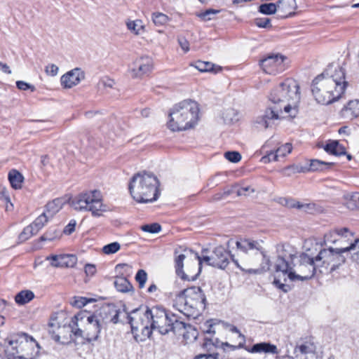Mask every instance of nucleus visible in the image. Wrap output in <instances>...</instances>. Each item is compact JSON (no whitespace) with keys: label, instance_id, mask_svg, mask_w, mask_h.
<instances>
[{"label":"nucleus","instance_id":"obj_36","mask_svg":"<svg viewBox=\"0 0 359 359\" xmlns=\"http://www.w3.org/2000/svg\"><path fill=\"white\" fill-rule=\"evenodd\" d=\"M239 113L233 108H228L222 113V118L226 123L236 122L239 120Z\"/></svg>","mask_w":359,"mask_h":359},{"label":"nucleus","instance_id":"obj_39","mask_svg":"<svg viewBox=\"0 0 359 359\" xmlns=\"http://www.w3.org/2000/svg\"><path fill=\"white\" fill-rule=\"evenodd\" d=\"M0 201L6 204V210H10L13 207L8 190L6 187L1 186L0 187Z\"/></svg>","mask_w":359,"mask_h":359},{"label":"nucleus","instance_id":"obj_54","mask_svg":"<svg viewBox=\"0 0 359 359\" xmlns=\"http://www.w3.org/2000/svg\"><path fill=\"white\" fill-rule=\"evenodd\" d=\"M213 344H214V348L221 347L224 350H225V347H231V348H233V349L236 348V346H231V345L229 344L228 343H224V342L220 341L217 338H215L214 337H213Z\"/></svg>","mask_w":359,"mask_h":359},{"label":"nucleus","instance_id":"obj_47","mask_svg":"<svg viewBox=\"0 0 359 359\" xmlns=\"http://www.w3.org/2000/svg\"><path fill=\"white\" fill-rule=\"evenodd\" d=\"M219 13L218 10L215 9H208L205 11L200 13L198 16L203 20H210L212 19V16Z\"/></svg>","mask_w":359,"mask_h":359},{"label":"nucleus","instance_id":"obj_8","mask_svg":"<svg viewBox=\"0 0 359 359\" xmlns=\"http://www.w3.org/2000/svg\"><path fill=\"white\" fill-rule=\"evenodd\" d=\"M176 306L181 313L195 318L205 310L206 298L201 287H189L177 296Z\"/></svg>","mask_w":359,"mask_h":359},{"label":"nucleus","instance_id":"obj_5","mask_svg":"<svg viewBox=\"0 0 359 359\" xmlns=\"http://www.w3.org/2000/svg\"><path fill=\"white\" fill-rule=\"evenodd\" d=\"M159 181L151 172H140L131 178L128 189L133 198L137 203H151L158 198Z\"/></svg>","mask_w":359,"mask_h":359},{"label":"nucleus","instance_id":"obj_48","mask_svg":"<svg viewBox=\"0 0 359 359\" xmlns=\"http://www.w3.org/2000/svg\"><path fill=\"white\" fill-rule=\"evenodd\" d=\"M337 236L344 238L353 237V233L347 227L336 228Z\"/></svg>","mask_w":359,"mask_h":359},{"label":"nucleus","instance_id":"obj_60","mask_svg":"<svg viewBox=\"0 0 359 359\" xmlns=\"http://www.w3.org/2000/svg\"><path fill=\"white\" fill-rule=\"evenodd\" d=\"M101 83L103 85V86L107 88H113L114 85L115 84V82L113 79H111L108 77H105L101 81Z\"/></svg>","mask_w":359,"mask_h":359},{"label":"nucleus","instance_id":"obj_56","mask_svg":"<svg viewBox=\"0 0 359 359\" xmlns=\"http://www.w3.org/2000/svg\"><path fill=\"white\" fill-rule=\"evenodd\" d=\"M46 72L48 75L54 76L58 72V67L53 64L49 65L46 67Z\"/></svg>","mask_w":359,"mask_h":359},{"label":"nucleus","instance_id":"obj_10","mask_svg":"<svg viewBox=\"0 0 359 359\" xmlns=\"http://www.w3.org/2000/svg\"><path fill=\"white\" fill-rule=\"evenodd\" d=\"M71 205L77 211H90L95 217L102 215L107 210L102 202L100 191L93 190L79 194L71 201Z\"/></svg>","mask_w":359,"mask_h":359},{"label":"nucleus","instance_id":"obj_9","mask_svg":"<svg viewBox=\"0 0 359 359\" xmlns=\"http://www.w3.org/2000/svg\"><path fill=\"white\" fill-rule=\"evenodd\" d=\"M313 250L320 273H329L338 269L346 262L343 253L348 252L346 248H323L319 247L317 243Z\"/></svg>","mask_w":359,"mask_h":359},{"label":"nucleus","instance_id":"obj_24","mask_svg":"<svg viewBox=\"0 0 359 359\" xmlns=\"http://www.w3.org/2000/svg\"><path fill=\"white\" fill-rule=\"evenodd\" d=\"M341 115L348 119L359 116V100H351L341 109Z\"/></svg>","mask_w":359,"mask_h":359},{"label":"nucleus","instance_id":"obj_34","mask_svg":"<svg viewBox=\"0 0 359 359\" xmlns=\"http://www.w3.org/2000/svg\"><path fill=\"white\" fill-rule=\"evenodd\" d=\"M18 341H9V346L6 350L8 359H22V355L20 354L21 351L18 349Z\"/></svg>","mask_w":359,"mask_h":359},{"label":"nucleus","instance_id":"obj_29","mask_svg":"<svg viewBox=\"0 0 359 359\" xmlns=\"http://www.w3.org/2000/svg\"><path fill=\"white\" fill-rule=\"evenodd\" d=\"M325 151L335 156L346 154L345 147L340 144L338 141L332 140L326 144L324 147Z\"/></svg>","mask_w":359,"mask_h":359},{"label":"nucleus","instance_id":"obj_21","mask_svg":"<svg viewBox=\"0 0 359 359\" xmlns=\"http://www.w3.org/2000/svg\"><path fill=\"white\" fill-rule=\"evenodd\" d=\"M24 349L27 351V355L29 358L24 359H36L39 355L41 347L39 343L32 336L24 332Z\"/></svg>","mask_w":359,"mask_h":359},{"label":"nucleus","instance_id":"obj_55","mask_svg":"<svg viewBox=\"0 0 359 359\" xmlns=\"http://www.w3.org/2000/svg\"><path fill=\"white\" fill-rule=\"evenodd\" d=\"M273 284L285 292H287L290 290V287L289 285L282 283L280 280L276 278L273 280Z\"/></svg>","mask_w":359,"mask_h":359},{"label":"nucleus","instance_id":"obj_52","mask_svg":"<svg viewBox=\"0 0 359 359\" xmlns=\"http://www.w3.org/2000/svg\"><path fill=\"white\" fill-rule=\"evenodd\" d=\"M337 233L335 232V229L330 231L328 233L325 234V240L327 242L334 243L337 241Z\"/></svg>","mask_w":359,"mask_h":359},{"label":"nucleus","instance_id":"obj_35","mask_svg":"<svg viewBox=\"0 0 359 359\" xmlns=\"http://www.w3.org/2000/svg\"><path fill=\"white\" fill-rule=\"evenodd\" d=\"M61 236L60 231L55 227H50L41 237V241H53Z\"/></svg>","mask_w":359,"mask_h":359},{"label":"nucleus","instance_id":"obj_50","mask_svg":"<svg viewBox=\"0 0 359 359\" xmlns=\"http://www.w3.org/2000/svg\"><path fill=\"white\" fill-rule=\"evenodd\" d=\"M202 347L203 349L207 351H211L213 350L214 344H213V336L212 337H205L203 339V342L202 344Z\"/></svg>","mask_w":359,"mask_h":359},{"label":"nucleus","instance_id":"obj_44","mask_svg":"<svg viewBox=\"0 0 359 359\" xmlns=\"http://www.w3.org/2000/svg\"><path fill=\"white\" fill-rule=\"evenodd\" d=\"M135 280L139 283L140 288L144 287L147 280V273L144 270L140 269L136 273Z\"/></svg>","mask_w":359,"mask_h":359},{"label":"nucleus","instance_id":"obj_58","mask_svg":"<svg viewBox=\"0 0 359 359\" xmlns=\"http://www.w3.org/2000/svg\"><path fill=\"white\" fill-rule=\"evenodd\" d=\"M303 207L301 208L300 210H304L306 212L313 213L316 210V204L315 203H302Z\"/></svg>","mask_w":359,"mask_h":359},{"label":"nucleus","instance_id":"obj_51","mask_svg":"<svg viewBox=\"0 0 359 359\" xmlns=\"http://www.w3.org/2000/svg\"><path fill=\"white\" fill-rule=\"evenodd\" d=\"M255 24L259 27L266 28L271 27V20L269 18H257Z\"/></svg>","mask_w":359,"mask_h":359},{"label":"nucleus","instance_id":"obj_42","mask_svg":"<svg viewBox=\"0 0 359 359\" xmlns=\"http://www.w3.org/2000/svg\"><path fill=\"white\" fill-rule=\"evenodd\" d=\"M152 20L156 25L160 26L165 25L168 22V18L163 13H156L153 14Z\"/></svg>","mask_w":359,"mask_h":359},{"label":"nucleus","instance_id":"obj_64","mask_svg":"<svg viewBox=\"0 0 359 359\" xmlns=\"http://www.w3.org/2000/svg\"><path fill=\"white\" fill-rule=\"evenodd\" d=\"M297 172H309L307 163H306L305 165H301V164H297Z\"/></svg>","mask_w":359,"mask_h":359},{"label":"nucleus","instance_id":"obj_2","mask_svg":"<svg viewBox=\"0 0 359 359\" xmlns=\"http://www.w3.org/2000/svg\"><path fill=\"white\" fill-rule=\"evenodd\" d=\"M269 100L278 106L268 107L264 113L257 117L255 124L259 128L271 127L274 121L280 118L283 109L294 117L300 101L299 86L297 81L287 79L276 86L269 95Z\"/></svg>","mask_w":359,"mask_h":359},{"label":"nucleus","instance_id":"obj_19","mask_svg":"<svg viewBox=\"0 0 359 359\" xmlns=\"http://www.w3.org/2000/svg\"><path fill=\"white\" fill-rule=\"evenodd\" d=\"M49 219L46 212H42L32 224L24 228V240L36 235L48 223Z\"/></svg>","mask_w":359,"mask_h":359},{"label":"nucleus","instance_id":"obj_23","mask_svg":"<svg viewBox=\"0 0 359 359\" xmlns=\"http://www.w3.org/2000/svg\"><path fill=\"white\" fill-rule=\"evenodd\" d=\"M278 16L287 18L294 13L297 8L296 0H280L277 2Z\"/></svg>","mask_w":359,"mask_h":359},{"label":"nucleus","instance_id":"obj_12","mask_svg":"<svg viewBox=\"0 0 359 359\" xmlns=\"http://www.w3.org/2000/svg\"><path fill=\"white\" fill-rule=\"evenodd\" d=\"M207 252V249H203L202 257L195 253V259L199 265H201L202 262H205L209 266L221 269H224L229 265L230 253L224 247L219 245L215 248L210 255H204Z\"/></svg>","mask_w":359,"mask_h":359},{"label":"nucleus","instance_id":"obj_32","mask_svg":"<svg viewBox=\"0 0 359 359\" xmlns=\"http://www.w3.org/2000/svg\"><path fill=\"white\" fill-rule=\"evenodd\" d=\"M309 170L310 171H322L330 168L333 163L320 161L318 159H312L306 161Z\"/></svg>","mask_w":359,"mask_h":359},{"label":"nucleus","instance_id":"obj_1","mask_svg":"<svg viewBox=\"0 0 359 359\" xmlns=\"http://www.w3.org/2000/svg\"><path fill=\"white\" fill-rule=\"evenodd\" d=\"M130 325L133 334L135 336L141 334L144 338H150L153 331H157L162 335L172 332L175 334L182 335L186 329L191 333L194 340L197 332L191 325L180 320L175 314H169L161 306L148 307L141 306L132 311L130 316Z\"/></svg>","mask_w":359,"mask_h":359},{"label":"nucleus","instance_id":"obj_31","mask_svg":"<svg viewBox=\"0 0 359 359\" xmlns=\"http://www.w3.org/2000/svg\"><path fill=\"white\" fill-rule=\"evenodd\" d=\"M114 286L121 292H128L133 290L132 284L123 276H117L114 280Z\"/></svg>","mask_w":359,"mask_h":359},{"label":"nucleus","instance_id":"obj_16","mask_svg":"<svg viewBox=\"0 0 359 359\" xmlns=\"http://www.w3.org/2000/svg\"><path fill=\"white\" fill-rule=\"evenodd\" d=\"M103 328L100 322L92 314L87 318V323L84 330L80 329L79 326L76 328L75 337H82L88 342L96 341L98 339L100 333Z\"/></svg>","mask_w":359,"mask_h":359},{"label":"nucleus","instance_id":"obj_17","mask_svg":"<svg viewBox=\"0 0 359 359\" xmlns=\"http://www.w3.org/2000/svg\"><path fill=\"white\" fill-rule=\"evenodd\" d=\"M153 68V60L148 56L135 59L128 68V74L133 79H142L149 75Z\"/></svg>","mask_w":359,"mask_h":359},{"label":"nucleus","instance_id":"obj_11","mask_svg":"<svg viewBox=\"0 0 359 359\" xmlns=\"http://www.w3.org/2000/svg\"><path fill=\"white\" fill-rule=\"evenodd\" d=\"M78 320L79 316H74L70 324L61 326L55 320H53L48 324V332L55 341L68 344L72 339V334L75 336V331L79 327Z\"/></svg>","mask_w":359,"mask_h":359},{"label":"nucleus","instance_id":"obj_28","mask_svg":"<svg viewBox=\"0 0 359 359\" xmlns=\"http://www.w3.org/2000/svg\"><path fill=\"white\" fill-rule=\"evenodd\" d=\"M191 66L194 67L201 72H213L216 74L222 70V67L219 66H216L210 62L201 60H198L194 64H191Z\"/></svg>","mask_w":359,"mask_h":359},{"label":"nucleus","instance_id":"obj_18","mask_svg":"<svg viewBox=\"0 0 359 359\" xmlns=\"http://www.w3.org/2000/svg\"><path fill=\"white\" fill-rule=\"evenodd\" d=\"M50 260V265L53 267L72 268L77 262V257L74 255H53L46 258Z\"/></svg>","mask_w":359,"mask_h":359},{"label":"nucleus","instance_id":"obj_13","mask_svg":"<svg viewBox=\"0 0 359 359\" xmlns=\"http://www.w3.org/2000/svg\"><path fill=\"white\" fill-rule=\"evenodd\" d=\"M130 314H128L124 311L116 309L113 304L104 305L100 307L98 310L94 312V318H97L98 322L104 328L106 325L109 323L117 324L121 322V317L126 318L130 323Z\"/></svg>","mask_w":359,"mask_h":359},{"label":"nucleus","instance_id":"obj_4","mask_svg":"<svg viewBox=\"0 0 359 359\" xmlns=\"http://www.w3.org/2000/svg\"><path fill=\"white\" fill-rule=\"evenodd\" d=\"M347 81L345 80V70L341 67L327 69L318 75L312 82L311 91L316 100L321 104H329L339 99L344 93Z\"/></svg>","mask_w":359,"mask_h":359},{"label":"nucleus","instance_id":"obj_6","mask_svg":"<svg viewBox=\"0 0 359 359\" xmlns=\"http://www.w3.org/2000/svg\"><path fill=\"white\" fill-rule=\"evenodd\" d=\"M198 114V103L191 100H184L170 110L168 126L172 131L189 129L197 123Z\"/></svg>","mask_w":359,"mask_h":359},{"label":"nucleus","instance_id":"obj_15","mask_svg":"<svg viewBox=\"0 0 359 359\" xmlns=\"http://www.w3.org/2000/svg\"><path fill=\"white\" fill-rule=\"evenodd\" d=\"M277 259L275 264L276 272L280 273L278 277L288 270V267L294 262L295 257L293 248L288 243H281L276 245Z\"/></svg>","mask_w":359,"mask_h":359},{"label":"nucleus","instance_id":"obj_30","mask_svg":"<svg viewBox=\"0 0 359 359\" xmlns=\"http://www.w3.org/2000/svg\"><path fill=\"white\" fill-rule=\"evenodd\" d=\"M8 179L12 188L20 189L22 184V175L17 170L12 169L9 171Z\"/></svg>","mask_w":359,"mask_h":359},{"label":"nucleus","instance_id":"obj_25","mask_svg":"<svg viewBox=\"0 0 359 359\" xmlns=\"http://www.w3.org/2000/svg\"><path fill=\"white\" fill-rule=\"evenodd\" d=\"M246 350L250 353H278L276 346L266 342L255 344L250 348H246Z\"/></svg>","mask_w":359,"mask_h":359},{"label":"nucleus","instance_id":"obj_46","mask_svg":"<svg viewBox=\"0 0 359 359\" xmlns=\"http://www.w3.org/2000/svg\"><path fill=\"white\" fill-rule=\"evenodd\" d=\"M224 157L232 163H238L241 159V155L240 153L235 151L225 152Z\"/></svg>","mask_w":359,"mask_h":359},{"label":"nucleus","instance_id":"obj_53","mask_svg":"<svg viewBox=\"0 0 359 359\" xmlns=\"http://www.w3.org/2000/svg\"><path fill=\"white\" fill-rule=\"evenodd\" d=\"M76 221L72 219L69 222V223L65 227L63 232L65 234L70 235L75 230L76 226Z\"/></svg>","mask_w":359,"mask_h":359},{"label":"nucleus","instance_id":"obj_57","mask_svg":"<svg viewBox=\"0 0 359 359\" xmlns=\"http://www.w3.org/2000/svg\"><path fill=\"white\" fill-rule=\"evenodd\" d=\"M34 298V294L29 290H24V304L29 302Z\"/></svg>","mask_w":359,"mask_h":359},{"label":"nucleus","instance_id":"obj_37","mask_svg":"<svg viewBox=\"0 0 359 359\" xmlns=\"http://www.w3.org/2000/svg\"><path fill=\"white\" fill-rule=\"evenodd\" d=\"M259 11L265 15H271L278 12L277 3H265L259 6Z\"/></svg>","mask_w":359,"mask_h":359},{"label":"nucleus","instance_id":"obj_33","mask_svg":"<svg viewBox=\"0 0 359 359\" xmlns=\"http://www.w3.org/2000/svg\"><path fill=\"white\" fill-rule=\"evenodd\" d=\"M126 26L132 33L136 35L142 34L145 32V25L141 20H128Z\"/></svg>","mask_w":359,"mask_h":359},{"label":"nucleus","instance_id":"obj_61","mask_svg":"<svg viewBox=\"0 0 359 359\" xmlns=\"http://www.w3.org/2000/svg\"><path fill=\"white\" fill-rule=\"evenodd\" d=\"M96 269L95 265L88 264L85 266V272L88 276H93L95 274Z\"/></svg>","mask_w":359,"mask_h":359},{"label":"nucleus","instance_id":"obj_14","mask_svg":"<svg viewBox=\"0 0 359 359\" xmlns=\"http://www.w3.org/2000/svg\"><path fill=\"white\" fill-rule=\"evenodd\" d=\"M185 253L180 254L177 255L178 253L177 250L175 251V272L177 276H179L183 280L187 281H194L196 280L200 272H201V265L197 264L196 261H194L191 268H187V272L183 271L184 267V261L188 253H192L191 250L185 249L184 250Z\"/></svg>","mask_w":359,"mask_h":359},{"label":"nucleus","instance_id":"obj_22","mask_svg":"<svg viewBox=\"0 0 359 359\" xmlns=\"http://www.w3.org/2000/svg\"><path fill=\"white\" fill-rule=\"evenodd\" d=\"M292 147L290 143H286L279 147L275 152H267L265 156L262 157L261 161L263 163H268L271 162V156H273V161H278L280 157H285L287 154L292 151Z\"/></svg>","mask_w":359,"mask_h":359},{"label":"nucleus","instance_id":"obj_26","mask_svg":"<svg viewBox=\"0 0 359 359\" xmlns=\"http://www.w3.org/2000/svg\"><path fill=\"white\" fill-rule=\"evenodd\" d=\"M65 203V200L62 198H57L48 202L45 206V211L48 217L52 218L57 212L62 209Z\"/></svg>","mask_w":359,"mask_h":359},{"label":"nucleus","instance_id":"obj_45","mask_svg":"<svg viewBox=\"0 0 359 359\" xmlns=\"http://www.w3.org/2000/svg\"><path fill=\"white\" fill-rule=\"evenodd\" d=\"M255 191V189L251 186H246L243 187H238L237 185L236 195L238 196H248Z\"/></svg>","mask_w":359,"mask_h":359},{"label":"nucleus","instance_id":"obj_49","mask_svg":"<svg viewBox=\"0 0 359 359\" xmlns=\"http://www.w3.org/2000/svg\"><path fill=\"white\" fill-rule=\"evenodd\" d=\"M91 302V300H88L85 297H74V301L72 302V305L77 307V308H82L84 306L87 304L88 302Z\"/></svg>","mask_w":359,"mask_h":359},{"label":"nucleus","instance_id":"obj_41","mask_svg":"<svg viewBox=\"0 0 359 359\" xmlns=\"http://www.w3.org/2000/svg\"><path fill=\"white\" fill-rule=\"evenodd\" d=\"M121 248V245L118 242H113L104 245L102 248V252L106 255H111L117 252Z\"/></svg>","mask_w":359,"mask_h":359},{"label":"nucleus","instance_id":"obj_43","mask_svg":"<svg viewBox=\"0 0 359 359\" xmlns=\"http://www.w3.org/2000/svg\"><path fill=\"white\" fill-rule=\"evenodd\" d=\"M141 229L145 232L156 233H158L161 230V226L158 223H152L142 226Z\"/></svg>","mask_w":359,"mask_h":359},{"label":"nucleus","instance_id":"obj_27","mask_svg":"<svg viewBox=\"0 0 359 359\" xmlns=\"http://www.w3.org/2000/svg\"><path fill=\"white\" fill-rule=\"evenodd\" d=\"M285 59L286 57L281 54H270L260 61V65L266 71L265 68L266 67L281 65Z\"/></svg>","mask_w":359,"mask_h":359},{"label":"nucleus","instance_id":"obj_40","mask_svg":"<svg viewBox=\"0 0 359 359\" xmlns=\"http://www.w3.org/2000/svg\"><path fill=\"white\" fill-rule=\"evenodd\" d=\"M280 203L289 208L301 209V208L303 207L300 202L292 198H282L280 199Z\"/></svg>","mask_w":359,"mask_h":359},{"label":"nucleus","instance_id":"obj_59","mask_svg":"<svg viewBox=\"0 0 359 359\" xmlns=\"http://www.w3.org/2000/svg\"><path fill=\"white\" fill-rule=\"evenodd\" d=\"M218 354H208V353H204V354H198L197 355L194 359H218L217 358Z\"/></svg>","mask_w":359,"mask_h":359},{"label":"nucleus","instance_id":"obj_38","mask_svg":"<svg viewBox=\"0 0 359 359\" xmlns=\"http://www.w3.org/2000/svg\"><path fill=\"white\" fill-rule=\"evenodd\" d=\"M346 248H348V252H353L351 255L352 260L359 264V238L355 239Z\"/></svg>","mask_w":359,"mask_h":359},{"label":"nucleus","instance_id":"obj_62","mask_svg":"<svg viewBox=\"0 0 359 359\" xmlns=\"http://www.w3.org/2000/svg\"><path fill=\"white\" fill-rule=\"evenodd\" d=\"M297 348L299 350L300 353H302V354H306V353H307L311 351L310 347L307 344H302V345H300L299 346H297L295 348V351Z\"/></svg>","mask_w":359,"mask_h":359},{"label":"nucleus","instance_id":"obj_3","mask_svg":"<svg viewBox=\"0 0 359 359\" xmlns=\"http://www.w3.org/2000/svg\"><path fill=\"white\" fill-rule=\"evenodd\" d=\"M262 243L250 238L236 241L237 249L243 253L241 257V264L231 256L236 266L248 274H263L269 271L271 262Z\"/></svg>","mask_w":359,"mask_h":359},{"label":"nucleus","instance_id":"obj_20","mask_svg":"<svg viewBox=\"0 0 359 359\" xmlns=\"http://www.w3.org/2000/svg\"><path fill=\"white\" fill-rule=\"evenodd\" d=\"M85 78L83 72L79 68H75L62 76L61 84L65 88H70L79 84Z\"/></svg>","mask_w":359,"mask_h":359},{"label":"nucleus","instance_id":"obj_7","mask_svg":"<svg viewBox=\"0 0 359 359\" xmlns=\"http://www.w3.org/2000/svg\"><path fill=\"white\" fill-rule=\"evenodd\" d=\"M316 262L313 250H306L304 252L295 257L288 267V270L282 276L284 281L287 278L291 281H304L311 279L318 271V266Z\"/></svg>","mask_w":359,"mask_h":359},{"label":"nucleus","instance_id":"obj_63","mask_svg":"<svg viewBox=\"0 0 359 359\" xmlns=\"http://www.w3.org/2000/svg\"><path fill=\"white\" fill-rule=\"evenodd\" d=\"M229 330H230L231 332L238 334V337H239L240 339H241V340H242V341H243V342H244V341H245V336H244L243 334H241V333L240 332V331L238 330V329L236 326H234V325H231V326H230V329H229Z\"/></svg>","mask_w":359,"mask_h":359}]
</instances>
